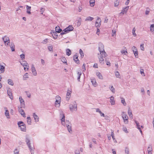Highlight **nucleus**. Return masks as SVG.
<instances>
[{
  "instance_id": "1",
  "label": "nucleus",
  "mask_w": 154,
  "mask_h": 154,
  "mask_svg": "<svg viewBox=\"0 0 154 154\" xmlns=\"http://www.w3.org/2000/svg\"><path fill=\"white\" fill-rule=\"evenodd\" d=\"M98 50L100 53H101V54H103L104 56H107L106 53L104 51V45L101 43H100L99 44Z\"/></svg>"
},
{
  "instance_id": "2",
  "label": "nucleus",
  "mask_w": 154,
  "mask_h": 154,
  "mask_svg": "<svg viewBox=\"0 0 154 154\" xmlns=\"http://www.w3.org/2000/svg\"><path fill=\"white\" fill-rule=\"evenodd\" d=\"M73 29V28L72 26H69L63 31L61 33V34L62 35L66 34L69 32L72 31Z\"/></svg>"
},
{
  "instance_id": "3",
  "label": "nucleus",
  "mask_w": 154,
  "mask_h": 154,
  "mask_svg": "<svg viewBox=\"0 0 154 154\" xmlns=\"http://www.w3.org/2000/svg\"><path fill=\"white\" fill-rule=\"evenodd\" d=\"M122 117L125 124H128V118L127 115L125 114L124 112H123L122 113Z\"/></svg>"
},
{
  "instance_id": "4",
  "label": "nucleus",
  "mask_w": 154,
  "mask_h": 154,
  "mask_svg": "<svg viewBox=\"0 0 154 154\" xmlns=\"http://www.w3.org/2000/svg\"><path fill=\"white\" fill-rule=\"evenodd\" d=\"M106 56H104V55L101 54V53L98 54V58L100 63L102 64L104 63V60L103 58H105Z\"/></svg>"
},
{
  "instance_id": "5",
  "label": "nucleus",
  "mask_w": 154,
  "mask_h": 154,
  "mask_svg": "<svg viewBox=\"0 0 154 154\" xmlns=\"http://www.w3.org/2000/svg\"><path fill=\"white\" fill-rule=\"evenodd\" d=\"M61 99L59 96L56 97V100L55 102V106L56 107H59L60 106V103L61 102Z\"/></svg>"
},
{
  "instance_id": "6",
  "label": "nucleus",
  "mask_w": 154,
  "mask_h": 154,
  "mask_svg": "<svg viewBox=\"0 0 154 154\" xmlns=\"http://www.w3.org/2000/svg\"><path fill=\"white\" fill-rule=\"evenodd\" d=\"M3 40L4 42L5 45L8 46V44L10 43V40L8 37L5 36L3 38Z\"/></svg>"
},
{
  "instance_id": "7",
  "label": "nucleus",
  "mask_w": 154,
  "mask_h": 154,
  "mask_svg": "<svg viewBox=\"0 0 154 154\" xmlns=\"http://www.w3.org/2000/svg\"><path fill=\"white\" fill-rule=\"evenodd\" d=\"M5 64L4 63L0 64V73H3L5 69Z\"/></svg>"
},
{
  "instance_id": "8",
  "label": "nucleus",
  "mask_w": 154,
  "mask_h": 154,
  "mask_svg": "<svg viewBox=\"0 0 154 154\" xmlns=\"http://www.w3.org/2000/svg\"><path fill=\"white\" fill-rule=\"evenodd\" d=\"M101 22V20L100 18L97 17V19L95 23V26L97 27H100Z\"/></svg>"
},
{
  "instance_id": "9",
  "label": "nucleus",
  "mask_w": 154,
  "mask_h": 154,
  "mask_svg": "<svg viewBox=\"0 0 154 154\" xmlns=\"http://www.w3.org/2000/svg\"><path fill=\"white\" fill-rule=\"evenodd\" d=\"M132 49L135 57H138V52L136 48L134 46L132 48Z\"/></svg>"
},
{
  "instance_id": "10",
  "label": "nucleus",
  "mask_w": 154,
  "mask_h": 154,
  "mask_svg": "<svg viewBox=\"0 0 154 154\" xmlns=\"http://www.w3.org/2000/svg\"><path fill=\"white\" fill-rule=\"evenodd\" d=\"M78 56L77 54L74 55L73 57V60L74 61L78 64H79L80 63V61L78 58Z\"/></svg>"
},
{
  "instance_id": "11",
  "label": "nucleus",
  "mask_w": 154,
  "mask_h": 154,
  "mask_svg": "<svg viewBox=\"0 0 154 154\" xmlns=\"http://www.w3.org/2000/svg\"><path fill=\"white\" fill-rule=\"evenodd\" d=\"M72 93V91L71 90H68L66 94V99L67 100H69V98L71 96V94Z\"/></svg>"
},
{
  "instance_id": "12",
  "label": "nucleus",
  "mask_w": 154,
  "mask_h": 154,
  "mask_svg": "<svg viewBox=\"0 0 154 154\" xmlns=\"http://www.w3.org/2000/svg\"><path fill=\"white\" fill-rule=\"evenodd\" d=\"M97 76L100 79H103V77L102 76V74L99 72H97L96 73Z\"/></svg>"
},
{
  "instance_id": "13",
  "label": "nucleus",
  "mask_w": 154,
  "mask_h": 154,
  "mask_svg": "<svg viewBox=\"0 0 154 154\" xmlns=\"http://www.w3.org/2000/svg\"><path fill=\"white\" fill-rule=\"evenodd\" d=\"M32 71L33 74L35 75H36L37 74L36 71L35 70V68L34 66L33 65H32Z\"/></svg>"
},
{
  "instance_id": "14",
  "label": "nucleus",
  "mask_w": 154,
  "mask_h": 154,
  "mask_svg": "<svg viewBox=\"0 0 154 154\" xmlns=\"http://www.w3.org/2000/svg\"><path fill=\"white\" fill-rule=\"evenodd\" d=\"M19 100L20 101L21 106L22 107H23L24 106V102L22 98L21 97H19Z\"/></svg>"
},
{
  "instance_id": "15",
  "label": "nucleus",
  "mask_w": 154,
  "mask_h": 154,
  "mask_svg": "<svg viewBox=\"0 0 154 154\" xmlns=\"http://www.w3.org/2000/svg\"><path fill=\"white\" fill-rule=\"evenodd\" d=\"M147 150L148 154H152V148L151 146L148 147Z\"/></svg>"
},
{
  "instance_id": "16",
  "label": "nucleus",
  "mask_w": 154,
  "mask_h": 154,
  "mask_svg": "<svg viewBox=\"0 0 154 154\" xmlns=\"http://www.w3.org/2000/svg\"><path fill=\"white\" fill-rule=\"evenodd\" d=\"M19 112L22 116H23L24 117L25 116V114L23 110L21 108L19 109Z\"/></svg>"
},
{
  "instance_id": "17",
  "label": "nucleus",
  "mask_w": 154,
  "mask_h": 154,
  "mask_svg": "<svg viewBox=\"0 0 154 154\" xmlns=\"http://www.w3.org/2000/svg\"><path fill=\"white\" fill-rule=\"evenodd\" d=\"M110 102L112 105H113L115 104V101L114 100V97L113 96H111L110 97Z\"/></svg>"
},
{
  "instance_id": "18",
  "label": "nucleus",
  "mask_w": 154,
  "mask_h": 154,
  "mask_svg": "<svg viewBox=\"0 0 154 154\" xmlns=\"http://www.w3.org/2000/svg\"><path fill=\"white\" fill-rule=\"evenodd\" d=\"M91 82H92V85L95 87L97 85L96 80L94 79H92L91 80Z\"/></svg>"
},
{
  "instance_id": "19",
  "label": "nucleus",
  "mask_w": 154,
  "mask_h": 154,
  "mask_svg": "<svg viewBox=\"0 0 154 154\" xmlns=\"http://www.w3.org/2000/svg\"><path fill=\"white\" fill-rule=\"evenodd\" d=\"M77 105H75L74 106H72V107H71V106H70V109L71 111H76L77 110Z\"/></svg>"
},
{
  "instance_id": "20",
  "label": "nucleus",
  "mask_w": 154,
  "mask_h": 154,
  "mask_svg": "<svg viewBox=\"0 0 154 154\" xmlns=\"http://www.w3.org/2000/svg\"><path fill=\"white\" fill-rule=\"evenodd\" d=\"M33 117L35 122H37L39 121V118L38 116L36 115L35 113H33Z\"/></svg>"
},
{
  "instance_id": "21",
  "label": "nucleus",
  "mask_w": 154,
  "mask_h": 154,
  "mask_svg": "<svg viewBox=\"0 0 154 154\" xmlns=\"http://www.w3.org/2000/svg\"><path fill=\"white\" fill-rule=\"evenodd\" d=\"M95 3V0H90V5L91 7H94V6Z\"/></svg>"
},
{
  "instance_id": "22",
  "label": "nucleus",
  "mask_w": 154,
  "mask_h": 154,
  "mask_svg": "<svg viewBox=\"0 0 154 154\" xmlns=\"http://www.w3.org/2000/svg\"><path fill=\"white\" fill-rule=\"evenodd\" d=\"M8 94L10 98L11 99H13V97L12 96V93L9 90L8 91Z\"/></svg>"
},
{
  "instance_id": "23",
  "label": "nucleus",
  "mask_w": 154,
  "mask_h": 154,
  "mask_svg": "<svg viewBox=\"0 0 154 154\" xmlns=\"http://www.w3.org/2000/svg\"><path fill=\"white\" fill-rule=\"evenodd\" d=\"M135 123L136 124L137 126L138 129L139 130L140 133L142 134V131L141 130L140 126L139 125V123L137 121H135Z\"/></svg>"
},
{
  "instance_id": "24",
  "label": "nucleus",
  "mask_w": 154,
  "mask_h": 154,
  "mask_svg": "<svg viewBox=\"0 0 154 154\" xmlns=\"http://www.w3.org/2000/svg\"><path fill=\"white\" fill-rule=\"evenodd\" d=\"M18 126L19 127H22L23 125H25L24 123L22 121H20L18 122Z\"/></svg>"
},
{
  "instance_id": "25",
  "label": "nucleus",
  "mask_w": 154,
  "mask_h": 154,
  "mask_svg": "<svg viewBox=\"0 0 154 154\" xmlns=\"http://www.w3.org/2000/svg\"><path fill=\"white\" fill-rule=\"evenodd\" d=\"M96 111L97 112H99V113L100 114V115L101 116L104 117V114L103 113H102L100 110V109H96Z\"/></svg>"
},
{
  "instance_id": "26",
  "label": "nucleus",
  "mask_w": 154,
  "mask_h": 154,
  "mask_svg": "<svg viewBox=\"0 0 154 154\" xmlns=\"http://www.w3.org/2000/svg\"><path fill=\"white\" fill-rule=\"evenodd\" d=\"M55 30L56 32L58 33L62 31V30L59 26H57L56 27Z\"/></svg>"
},
{
  "instance_id": "27",
  "label": "nucleus",
  "mask_w": 154,
  "mask_h": 154,
  "mask_svg": "<svg viewBox=\"0 0 154 154\" xmlns=\"http://www.w3.org/2000/svg\"><path fill=\"white\" fill-rule=\"evenodd\" d=\"M66 55L69 56L71 55V50L69 49H67L66 50Z\"/></svg>"
},
{
  "instance_id": "28",
  "label": "nucleus",
  "mask_w": 154,
  "mask_h": 154,
  "mask_svg": "<svg viewBox=\"0 0 154 154\" xmlns=\"http://www.w3.org/2000/svg\"><path fill=\"white\" fill-rule=\"evenodd\" d=\"M10 47L12 51H15L14 45L13 43H11L10 45Z\"/></svg>"
},
{
  "instance_id": "29",
  "label": "nucleus",
  "mask_w": 154,
  "mask_h": 154,
  "mask_svg": "<svg viewBox=\"0 0 154 154\" xmlns=\"http://www.w3.org/2000/svg\"><path fill=\"white\" fill-rule=\"evenodd\" d=\"M5 116H6L8 118H10L9 112L8 110H6L5 112Z\"/></svg>"
},
{
  "instance_id": "30",
  "label": "nucleus",
  "mask_w": 154,
  "mask_h": 154,
  "mask_svg": "<svg viewBox=\"0 0 154 154\" xmlns=\"http://www.w3.org/2000/svg\"><path fill=\"white\" fill-rule=\"evenodd\" d=\"M94 19V18L91 17H87L85 20L86 21H92Z\"/></svg>"
},
{
  "instance_id": "31",
  "label": "nucleus",
  "mask_w": 154,
  "mask_h": 154,
  "mask_svg": "<svg viewBox=\"0 0 154 154\" xmlns=\"http://www.w3.org/2000/svg\"><path fill=\"white\" fill-rule=\"evenodd\" d=\"M150 30L153 32H154V24H152L150 26Z\"/></svg>"
},
{
  "instance_id": "32",
  "label": "nucleus",
  "mask_w": 154,
  "mask_h": 154,
  "mask_svg": "<svg viewBox=\"0 0 154 154\" xmlns=\"http://www.w3.org/2000/svg\"><path fill=\"white\" fill-rule=\"evenodd\" d=\"M79 53L81 55V57L82 58L84 56V53L81 49L79 50Z\"/></svg>"
},
{
  "instance_id": "33",
  "label": "nucleus",
  "mask_w": 154,
  "mask_h": 154,
  "mask_svg": "<svg viewBox=\"0 0 154 154\" xmlns=\"http://www.w3.org/2000/svg\"><path fill=\"white\" fill-rule=\"evenodd\" d=\"M21 130L23 131H25L26 130V125H23L22 127H19Z\"/></svg>"
},
{
  "instance_id": "34",
  "label": "nucleus",
  "mask_w": 154,
  "mask_h": 154,
  "mask_svg": "<svg viewBox=\"0 0 154 154\" xmlns=\"http://www.w3.org/2000/svg\"><path fill=\"white\" fill-rule=\"evenodd\" d=\"M128 114L130 117L132 118L133 115L132 113V112L130 109H129L128 110Z\"/></svg>"
},
{
  "instance_id": "35",
  "label": "nucleus",
  "mask_w": 154,
  "mask_h": 154,
  "mask_svg": "<svg viewBox=\"0 0 154 154\" xmlns=\"http://www.w3.org/2000/svg\"><path fill=\"white\" fill-rule=\"evenodd\" d=\"M121 102L124 105L126 106V103L125 102V99L124 98L122 97L121 98Z\"/></svg>"
},
{
  "instance_id": "36",
  "label": "nucleus",
  "mask_w": 154,
  "mask_h": 154,
  "mask_svg": "<svg viewBox=\"0 0 154 154\" xmlns=\"http://www.w3.org/2000/svg\"><path fill=\"white\" fill-rule=\"evenodd\" d=\"M52 36L54 39H57L58 37V35L56 32H54L52 34Z\"/></svg>"
},
{
  "instance_id": "37",
  "label": "nucleus",
  "mask_w": 154,
  "mask_h": 154,
  "mask_svg": "<svg viewBox=\"0 0 154 154\" xmlns=\"http://www.w3.org/2000/svg\"><path fill=\"white\" fill-rule=\"evenodd\" d=\"M61 60L64 63H66L67 62V60L65 57H62L61 58Z\"/></svg>"
},
{
  "instance_id": "38",
  "label": "nucleus",
  "mask_w": 154,
  "mask_h": 154,
  "mask_svg": "<svg viewBox=\"0 0 154 154\" xmlns=\"http://www.w3.org/2000/svg\"><path fill=\"white\" fill-rule=\"evenodd\" d=\"M8 83L9 84L13 85H14V83L13 82V81L11 79H8Z\"/></svg>"
},
{
  "instance_id": "39",
  "label": "nucleus",
  "mask_w": 154,
  "mask_h": 154,
  "mask_svg": "<svg viewBox=\"0 0 154 154\" xmlns=\"http://www.w3.org/2000/svg\"><path fill=\"white\" fill-rule=\"evenodd\" d=\"M123 130L126 133H128V131L126 127L124 126H123L122 128Z\"/></svg>"
},
{
  "instance_id": "40",
  "label": "nucleus",
  "mask_w": 154,
  "mask_h": 154,
  "mask_svg": "<svg viewBox=\"0 0 154 154\" xmlns=\"http://www.w3.org/2000/svg\"><path fill=\"white\" fill-rule=\"evenodd\" d=\"M21 64L23 66V67H24L25 66H26L27 65H28V63L26 61H23L22 63H21Z\"/></svg>"
},
{
  "instance_id": "41",
  "label": "nucleus",
  "mask_w": 154,
  "mask_h": 154,
  "mask_svg": "<svg viewBox=\"0 0 154 154\" xmlns=\"http://www.w3.org/2000/svg\"><path fill=\"white\" fill-rule=\"evenodd\" d=\"M61 120L62 123V125H64V123L63 122H65V116H64V114H63V116L61 119Z\"/></svg>"
},
{
  "instance_id": "42",
  "label": "nucleus",
  "mask_w": 154,
  "mask_h": 154,
  "mask_svg": "<svg viewBox=\"0 0 154 154\" xmlns=\"http://www.w3.org/2000/svg\"><path fill=\"white\" fill-rule=\"evenodd\" d=\"M66 127L68 128V131L69 132H70L72 131L71 127L70 125H66Z\"/></svg>"
},
{
  "instance_id": "43",
  "label": "nucleus",
  "mask_w": 154,
  "mask_h": 154,
  "mask_svg": "<svg viewBox=\"0 0 154 154\" xmlns=\"http://www.w3.org/2000/svg\"><path fill=\"white\" fill-rule=\"evenodd\" d=\"M135 31L136 29H135V28L134 27L133 28L132 30V33L133 35L134 36L136 37L137 35L135 33Z\"/></svg>"
},
{
  "instance_id": "44",
  "label": "nucleus",
  "mask_w": 154,
  "mask_h": 154,
  "mask_svg": "<svg viewBox=\"0 0 154 154\" xmlns=\"http://www.w3.org/2000/svg\"><path fill=\"white\" fill-rule=\"evenodd\" d=\"M78 77V79L79 81L80 80V76L81 75V72H78L77 73Z\"/></svg>"
},
{
  "instance_id": "45",
  "label": "nucleus",
  "mask_w": 154,
  "mask_h": 154,
  "mask_svg": "<svg viewBox=\"0 0 154 154\" xmlns=\"http://www.w3.org/2000/svg\"><path fill=\"white\" fill-rule=\"evenodd\" d=\"M119 4V2L118 0H116L114 2V5L115 6H117Z\"/></svg>"
},
{
  "instance_id": "46",
  "label": "nucleus",
  "mask_w": 154,
  "mask_h": 154,
  "mask_svg": "<svg viewBox=\"0 0 154 154\" xmlns=\"http://www.w3.org/2000/svg\"><path fill=\"white\" fill-rule=\"evenodd\" d=\"M115 74L116 77L119 78L120 75L119 72L118 71H116L115 73Z\"/></svg>"
},
{
  "instance_id": "47",
  "label": "nucleus",
  "mask_w": 154,
  "mask_h": 154,
  "mask_svg": "<svg viewBox=\"0 0 154 154\" xmlns=\"http://www.w3.org/2000/svg\"><path fill=\"white\" fill-rule=\"evenodd\" d=\"M28 78V74L26 73L23 76V79L25 80L26 78Z\"/></svg>"
},
{
  "instance_id": "48",
  "label": "nucleus",
  "mask_w": 154,
  "mask_h": 154,
  "mask_svg": "<svg viewBox=\"0 0 154 154\" xmlns=\"http://www.w3.org/2000/svg\"><path fill=\"white\" fill-rule=\"evenodd\" d=\"M116 33V30H113L112 31V36H113L114 35L115 36Z\"/></svg>"
},
{
  "instance_id": "49",
  "label": "nucleus",
  "mask_w": 154,
  "mask_h": 154,
  "mask_svg": "<svg viewBox=\"0 0 154 154\" xmlns=\"http://www.w3.org/2000/svg\"><path fill=\"white\" fill-rule=\"evenodd\" d=\"M48 48L49 51L52 52L53 51V47L52 46H48Z\"/></svg>"
},
{
  "instance_id": "50",
  "label": "nucleus",
  "mask_w": 154,
  "mask_h": 154,
  "mask_svg": "<svg viewBox=\"0 0 154 154\" xmlns=\"http://www.w3.org/2000/svg\"><path fill=\"white\" fill-rule=\"evenodd\" d=\"M28 65H27L26 66H25L24 67V69L25 71H28L29 68V66Z\"/></svg>"
},
{
  "instance_id": "51",
  "label": "nucleus",
  "mask_w": 154,
  "mask_h": 154,
  "mask_svg": "<svg viewBox=\"0 0 154 154\" xmlns=\"http://www.w3.org/2000/svg\"><path fill=\"white\" fill-rule=\"evenodd\" d=\"M110 90L113 93H115V89L112 86H111Z\"/></svg>"
},
{
  "instance_id": "52",
  "label": "nucleus",
  "mask_w": 154,
  "mask_h": 154,
  "mask_svg": "<svg viewBox=\"0 0 154 154\" xmlns=\"http://www.w3.org/2000/svg\"><path fill=\"white\" fill-rule=\"evenodd\" d=\"M144 70L143 69H142L140 70V73L143 76H144L145 75V74L144 72Z\"/></svg>"
},
{
  "instance_id": "53",
  "label": "nucleus",
  "mask_w": 154,
  "mask_h": 154,
  "mask_svg": "<svg viewBox=\"0 0 154 154\" xmlns=\"http://www.w3.org/2000/svg\"><path fill=\"white\" fill-rule=\"evenodd\" d=\"M129 7V6H128L127 7H126L125 8H124V9H123L124 11L126 13Z\"/></svg>"
},
{
  "instance_id": "54",
  "label": "nucleus",
  "mask_w": 154,
  "mask_h": 154,
  "mask_svg": "<svg viewBox=\"0 0 154 154\" xmlns=\"http://www.w3.org/2000/svg\"><path fill=\"white\" fill-rule=\"evenodd\" d=\"M140 48L143 51L144 50V44H141L140 46Z\"/></svg>"
},
{
  "instance_id": "55",
  "label": "nucleus",
  "mask_w": 154,
  "mask_h": 154,
  "mask_svg": "<svg viewBox=\"0 0 154 154\" xmlns=\"http://www.w3.org/2000/svg\"><path fill=\"white\" fill-rule=\"evenodd\" d=\"M125 152L126 154H129V151L128 148H126L125 149Z\"/></svg>"
},
{
  "instance_id": "56",
  "label": "nucleus",
  "mask_w": 154,
  "mask_h": 154,
  "mask_svg": "<svg viewBox=\"0 0 154 154\" xmlns=\"http://www.w3.org/2000/svg\"><path fill=\"white\" fill-rule=\"evenodd\" d=\"M121 53L122 54H126V53H127V52L126 51V50H122L121 51Z\"/></svg>"
},
{
  "instance_id": "57",
  "label": "nucleus",
  "mask_w": 154,
  "mask_h": 154,
  "mask_svg": "<svg viewBox=\"0 0 154 154\" xmlns=\"http://www.w3.org/2000/svg\"><path fill=\"white\" fill-rule=\"evenodd\" d=\"M14 154H18L19 153V151L17 149H16L14 151Z\"/></svg>"
},
{
  "instance_id": "58",
  "label": "nucleus",
  "mask_w": 154,
  "mask_h": 154,
  "mask_svg": "<svg viewBox=\"0 0 154 154\" xmlns=\"http://www.w3.org/2000/svg\"><path fill=\"white\" fill-rule=\"evenodd\" d=\"M20 57L22 60L24 59L25 55L23 54H22L20 55Z\"/></svg>"
},
{
  "instance_id": "59",
  "label": "nucleus",
  "mask_w": 154,
  "mask_h": 154,
  "mask_svg": "<svg viewBox=\"0 0 154 154\" xmlns=\"http://www.w3.org/2000/svg\"><path fill=\"white\" fill-rule=\"evenodd\" d=\"M111 135L112 137V139L114 140L115 139V138H114V133H113V132H111Z\"/></svg>"
},
{
  "instance_id": "60",
  "label": "nucleus",
  "mask_w": 154,
  "mask_h": 154,
  "mask_svg": "<svg viewBox=\"0 0 154 154\" xmlns=\"http://www.w3.org/2000/svg\"><path fill=\"white\" fill-rule=\"evenodd\" d=\"M96 33L98 35H99L100 33V30L98 28H97V29Z\"/></svg>"
},
{
  "instance_id": "61",
  "label": "nucleus",
  "mask_w": 154,
  "mask_h": 154,
  "mask_svg": "<svg viewBox=\"0 0 154 154\" xmlns=\"http://www.w3.org/2000/svg\"><path fill=\"white\" fill-rule=\"evenodd\" d=\"M95 68H98V65L97 64V63H95L94 64V66H93Z\"/></svg>"
},
{
  "instance_id": "62",
  "label": "nucleus",
  "mask_w": 154,
  "mask_h": 154,
  "mask_svg": "<svg viewBox=\"0 0 154 154\" xmlns=\"http://www.w3.org/2000/svg\"><path fill=\"white\" fill-rule=\"evenodd\" d=\"M45 11V9L43 8H42L41 9V12H42V14Z\"/></svg>"
},
{
  "instance_id": "63",
  "label": "nucleus",
  "mask_w": 154,
  "mask_h": 154,
  "mask_svg": "<svg viewBox=\"0 0 154 154\" xmlns=\"http://www.w3.org/2000/svg\"><path fill=\"white\" fill-rule=\"evenodd\" d=\"M129 2V0H127L126 2L125 3L126 5H128Z\"/></svg>"
},
{
  "instance_id": "64",
  "label": "nucleus",
  "mask_w": 154,
  "mask_h": 154,
  "mask_svg": "<svg viewBox=\"0 0 154 154\" xmlns=\"http://www.w3.org/2000/svg\"><path fill=\"white\" fill-rule=\"evenodd\" d=\"M149 12V10H146V11L145 14H148Z\"/></svg>"
}]
</instances>
